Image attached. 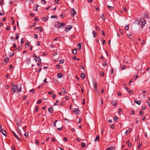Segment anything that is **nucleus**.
<instances>
[{
  "label": "nucleus",
  "mask_w": 150,
  "mask_h": 150,
  "mask_svg": "<svg viewBox=\"0 0 150 150\" xmlns=\"http://www.w3.org/2000/svg\"><path fill=\"white\" fill-rule=\"evenodd\" d=\"M112 104L114 106H116L117 104V102L116 101H112Z\"/></svg>",
  "instance_id": "ddd939ff"
},
{
  "label": "nucleus",
  "mask_w": 150,
  "mask_h": 150,
  "mask_svg": "<svg viewBox=\"0 0 150 150\" xmlns=\"http://www.w3.org/2000/svg\"><path fill=\"white\" fill-rule=\"evenodd\" d=\"M38 66H42V63L40 62L38 63Z\"/></svg>",
  "instance_id": "864d4df0"
},
{
  "label": "nucleus",
  "mask_w": 150,
  "mask_h": 150,
  "mask_svg": "<svg viewBox=\"0 0 150 150\" xmlns=\"http://www.w3.org/2000/svg\"><path fill=\"white\" fill-rule=\"evenodd\" d=\"M38 110V106H36L35 109L34 110V112H37Z\"/></svg>",
  "instance_id": "4be33fe9"
},
{
  "label": "nucleus",
  "mask_w": 150,
  "mask_h": 150,
  "mask_svg": "<svg viewBox=\"0 0 150 150\" xmlns=\"http://www.w3.org/2000/svg\"><path fill=\"white\" fill-rule=\"evenodd\" d=\"M1 132L2 134L4 135L6 137V135L7 134V133L5 130L2 129Z\"/></svg>",
  "instance_id": "0eeeda50"
},
{
  "label": "nucleus",
  "mask_w": 150,
  "mask_h": 150,
  "mask_svg": "<svg viewBox=\"0 0 150 150\" xmlns=\"http://www.w3.org/2000/svg\"><path fill=\"white\" fill-rule=\"evenodd\" d=\"M12 133L14 134L15 137L18 139V140H21L18 137L16 134L15 132L13 131H12Z\"/></svg>",
  "instance_id": "6e6552de"
},
{
  "label": "nucleus",
  "mask_w": 150,
  "mask_h": 150,
  "mask_svg": "<svg viewBox=\"0 0 150 150\" xmlns=\"http://www.w3.org/2000/svg\"><path fill=\"white\" fill-rule=\"evenodd\" d=\"M95 91L97 95H99V94H100L99 93V92L98 90H96Z\"/></svg>",
  "instance_id": "79ce46f5"
},
{
  "label": "nucleus",
  "mask_w": 150,
  "mask_h": 150,
  "mask_svg": "<svg viewBox=\"0 0 150 150\" xmlns=\"http://www.w3.org/2000/svg\"><path fill=\"white\" fill-rule=\"evenodd\" d=\"M56 67L58 69H60L61 68L60 65L59 64H57L56 65Z\"/></svg>",
  "instance_id": "473e14b6"
},
{
  "label": "nucleus",
  "mask_w": 150,
  "mask_h": 150,
  "mask_svg": "<svg viewBox=\"0 0 150 150\" xmlns=\"http://www.w3.org/2000/svg\"><path fill=\"white\" fill-rule=\"evenodd\" d=\"M145 43V41L144 40H143L142 42V45H143Z\"/></svg>",
  "instance_id": "8fccbe9b"
},
{
  "label": "nucleus",
  "mask_w": 150,
  "mask_h": 150,
  "mask_svg": "<svg viewBox=\"0 0 150 150\" xmlns=\"http://www.w3.org/2000/svg\"><path fill=\"white\" fill-rule=\"evenodd\" d=\"M24 136H25V137H26V138H27L28 137V132L27 133H25L24 134Z\"/></svg>",
  "instance_id": "37998d69"
},
{
  "label": "nucleus",
  "mask_w": 150,
  "mask_h": 150,
  "mask_svg": "<svg viewBox=\"0 0 150 150\" xmlns=\"http://www.w3.org/2000/svg\"><path fill=\"white\" fill-rule=\"evenodd\" d=\"M59 63L60 64H62L64 63V60L63 59H61L60 61H59Z\"/></svg>",
  "instance_id": "a19ab883"
},
{
  "label": "nucleus",
  "mask_w": 150,
  "mask_h": 150,
  "mask_svg": "<svg viewBox=\"0 0 150 150\" xmlns=\"http://www.w3.org/2000/svg\"><path fill=\"white\" fill-rule=\"evenodd\" d=\"M65 24L64 23H60L58 21L56 22L55 25V26L58 28H59L60 27H62L63 28L64 27V25H65Z\"/></svg>",
  "instance_id": "f257e3e1"
},
{
  "label": "nucleus",
  "mask_w": 150,
  "mask_h": 150,
  "mask_svg": "<svg viewBox=\"0 0 150 150\" xmlns=\"http://www.w3.org/2000/svg\"><path fill=\"white\" fill-rule=\"evenodd\" d=\"M103 65L104 66H106L107 65L106 62L105 61H104L103 63Z\"/></svg>",
  "instance_id": "58836bf2"
},
{
  "label": "nucleus",
  "mask_w": 150,
  "mask_h": 150,
  "mask_svg": "<svg viewBox=\"0 0 150 150\" xmlns=\"http://www.w3.org/2000/svg\"><path fill=\"white\" fill-rule=\"evenodd\" d=\"M77 50L76 49H74L72 50V52L74 54H76L77 53Z\"/></svg>",
  "instance_id": "dca6fc26"
},
{
  "label": "nucleus",
  "mask_w": 150,
  "mask_h": 150,
  "mask_svg": "<svg viewBox=\"0 0 150 150\" xmlns=\"http://www.w3.org/2000/svg\"><path fill=\"white\" fill-rule=\"evenodd\" d=\"M35 29L37 30H40V31L42 32V28H41L40 27H36L35 28Z\"/></svg>",
  "instance_id": "f3484780"
},
{
  "label": "nucleus",
  "mask_w": 150,
  "mask_h": 150,
  "mask_svg": "<svg viewBox=\"0 0 150 150\" xmlns=\"http://www.w3.org/2000/svg\"><path fill=\"white\" fill-rule=\"evenodd\" d=\"M125 29L126 30H128L129 29V25L125 26Z\"/></svg>",
  "instance_id": "72a5a7b5"
},
{
  "label": "nucleus",
  "mask_w": 150,
  "mask_h": 150,
  "mask_svg": "<svg viewBox=\"0 0 150 150\" xmlns=\"http://www.w3.org/2000/svg\"><path fill=\"white\" fill-rule=\"evenodd\" d=\"M48 18L47 17H44L42 18V19L43 21H45L46 20H48Z\"/></svg>",
  "instance_id": "a878e982"
},
{
  "label": "nucleus",
  "mask_w": 150,
  "mask_h": 150,
  "mask_svg": "<svg viewBox=\"0 0 150 150\" xmlns=\"http://www.w3.org/2000/svg\"><path fill=\"white\" fill-rule=\"evenodd\" d=\"M115 149V148L113 146H111L107 148L106 149L107 150H113V149Z\"/></svg>",
  "instance_id": "4468645a"
},
{
  "label": "nucleus",
  "mask_w": 150,
  "mask_h": 150,
  "mask_svg": "<svg viewBox=\"0 0 150 150\" xmlns=\"http://www.w3.org/2000/svg\"><path fill=\"white\" fill-rule=\"evenodd\" d=\"M17 87L18 88L17 91L18 92H19L21 91V86L19 85L18 86H17Z\"/></svg>",
  "instance_id": "9d476101"
},
{
  "label": "nucleus",
  "mask_w": 150,
  "mask_h": 150,
  "mask_svg": "<svg viewBox=\"0 0 150 150\" xmlns=\"http://www.w3.org/2000/svg\"><path fill=\"white\" fill-rule=\"evenodd\" d=\"M141 23H142L141 27H142V29L143 28L144 26L145 25L146 23V21H145L144 22H142Z\"/></svg>",
  "instance_id": "6ab92c4d"
},
{
  "label": "nucleus",
  "mask_w": 150,
  "mask_h": 150,
  "mask_svg": "<svg viewBox=\"0 0 150 150\" xmlns=\"http://www.w3.org/2000/svg\"><path fill=\"white\" fill-rule=\"evenodd\" d=\"M39 6L38 5H35L34 6V9L35 11H38V8Z\"/></svg>",
  "instance_id": "5701e85b"
},
{
  "label": "nucleus",
  "mask_w": 150,
  "mask_h": 150,
  "mask_svg": "<svg viewBox=\"0 0 150 150\" xmlns=\"http://www.w3.org/2000/svg\"><path fill=\"white\" fill-rule=\"evenodd\" d=\"M142 144V142H139V144L138 146V148L139 149H140L141 146Z\"/></svg>",
  "instance_id": "bb28decb"
},
{
  "label": "nucleus",
  "mask_w": 150,
  "mask_h": 150,
  "mask_svg": "<svg viewBox=\"0 0 150 150\" xmlns=\"http://www.w3.org/2000/svg\"><path fill=\"white\" fill-rule=\"evenodd\" d=\"M30 62H31L30 59H28L27 60V64H29L30 63Z\"/></svg>",
  "instance_id": "c9c22d12"
},
{
  "label": "nucleus",
  "mask_w": 150,
  "mask_h": 150,
  "mask_svg": "<svg viewBox=\"0 0 150 150\" xmlns=\"http://www.w3.org/2000/svg\"><path fill=\"white\" fill-rule=\"evenodd\" d=\"M107 6L108 8L110 10H112L114 8V7L113 6H110L109 5H107Z\"/></svg>",
  "instance_id": "2f4dec72"
},
{
  "label": "nucleus",
  "mask_w": 150,
  "mask_h": 150,
  "mask_svg": "<svg viewBox=\"0 0 150 150\" xmlns=\"http://www.w3.org/2000/svg\"><path fill=\"white\" fill-rule=\"evenodd\" d=\"M135 103L136 104H138L139 105L141 103V101L140 100L136 101L135 102Z\"/></svg>",
  "instance_id": "cd10ccee"
},
{
  "label": "nucleus",
  "mask_w": 150,
  "mask_h": 150,
  "mask_svg": "<svg viewBox=\"0 0 150 150\" xmlns=\"http://www.w3.org/2000/svg\"><path fill=\"white\" fill-rule=\"evenodd\" d=\"M100 75L101 76H102L103 77L104 76V73L103 72V71H102L100 73Z\"/></svg>",
  "instance_id": "052dcab7"
},
{
  "label": "nucleus",
  "mask_w": 150,
  "mask_h": 150,
  "mask_svg": "<svg viewBox=\"0 0 150 150\" xmlns=\"http://www.w3.org/2000/svg\"><path fill=\"white\" fill-rule=\"evenodd\" d=\"M37 58L38 60L39 61H41V59L40 57H37Z\"/></svg>",
  "instance_id": "49530a36"
},
{
  "label": "nucleus",
  "mask_w": 150,
  "mask_h": 150,
  "mask_svg": "<svg viewBox=\"0 0 150 150\" xmlns=\"http://www.w3.org/2000/svg\"><path fill=\"white\" fill-rule=\"evenodd\" d=\"M57 76L58 78H60L62 77V74L61 73H58L57 74Z\"/></svg>",
  "instance_id": "a211bd4d"
},
{
  "label": "nucleus",
  "mask_w": 150,
  "mask_h": 150,
  "mask_svg": "<svg viewBox=\"0 0 150 150\" xmlns=\"http://www.w3.org/2000/svg\"><path fill=\"white\" fill-rule=\"evenodd\" d=\"M129 94H131V95H133L134 94V93L133 91L131 90L130 91V90L128 92Z\"/></svg>",
  "instance_id": "c756f323"
},
{
  "label": "nucleus",
  "mask_w": 150,
  "mask_h": 150,
  "mask_svg": "<svg viewBox=\"0 0 150 150\" xmlns=\"http://www.w3.org/2000/svg\"><path fill=\"white\" fill-rule=\"evenodd\" d=\"M131 113L132 115H134L135 114L134 111L132 110L131 111Z\"/></svg>",
  "instance_id": "69168bd1"
},
{
  "label": "nucleus",
  "mask_w": 150,
  "mask_h": 150,
  "mask_svg": "<svg viewBox=\"0 0 150 150\" xmlns=\"http://www.w3.org/2000/svg\"><path fill=\"white\" fill-rule=\"evenodd\" d=\"M81 77L82 79H84L85 78V75L84 73H82L81 74Z\"/></svg>",
  "instance_id": "f8f14e48"
},
{
  "label": "nucleus",
  "mask_w": 150,
  "mask_h": 150,
  "mask_svg": "<svg viewBox=\"0 0 150 150\" xmlns=\"http://www.w3.org/2000/svg\"><path fill=\"white\" fill-rule=\"evenodd\" d=\"M95 28L96 30H100V28H99L98 26L97 25H96L95 26Z\"/></svg>",
  "instance_id": "e433bc0d"
},
{
  "label": "nucleus",
  "mask_w": 150,
  "mask_h": 150,
  "mask_svg": "<svg viewBox=\"0 0 150 150\" xmlns=\"http://www.w3.org/2000/svg\"><path fill=\"white\" fill-rule=\"evenodd\" d=\"M64 140H65L66 142H68V139L66 137H64L63 138Z\"/></svg>",
  "instance_id": "338daca9"
},
{
  "label": "nucleus",
  "mask_w": 150,
  "mask_h": 150,
  "mask_svg": "<svg viewBox=\"0 0 150 150\" xmlns=\"http://www.w3.org/2000/svg\"><path fill=\"white\" fill-rule=\"evenodd\" d=\"M27 97V96H24L23 98V100H25L26 99Z\"/></svg>",
  "instance_id": "4d7b16f0"
},
{
  "label": "nucleus",
  "mask_w": 150,
  "mask_h": 150,
  "mask_svg": "<svg viewBox=\"0 0 150 150\" xmlns=\"http://www.w3.org/2000/svg\"><path fill=\"white\" fill-rule=\"evenodd\" d=\"M13 47H14L15 48V50H16L17 49L16 48V45H15V44H13Z\"/></svg>",
  "instance_id": "bf43d9fd"
},
{
  "label": "nucleus",
  "mask_w": 150,
  "mask_h": 150,
  "mask_svg": "<svg viewBox=\"0 0 150 150\" xmlns=\"http://www.w3.org/2000/svg\"><path fill=\"white\" fill-rule=\"evenodd\" d=\"M35 142L36 144H37L38 145L39 144V141L38 140L35 141Z\"/></svg>",
  "instance_id": "774afa93"
},
{
  "label": "nucleus",
  "mask_w": 150,
  "mask_h": 150,
  "mask_svg": "<svg viewBox=\"0 0 150 150\" xmlns=\"http://www.w3.org/2000/svg\"><path fill=\"white\" fill-rule=\"evenodd\" d=\"M81 146L82 147H84L86 146V144L84 143H82L81 144Z\"/></svg>",
  "instance_id": "7c9ffc66"
},
{
  "label": "nucleus",
  "mask_w": 150,
  "mask_h": 150,
  "mask_svg": "<svg viewBox=\"0 0 150 150\" xmlns=\"http://www.w3.org/2000/svg\"><path fill=\"white\" fill-rule=\"evenodd\" d=\"M140 21L141 23L144 22L146 21V20H145L143 18H141L140 19Z\"/></svg>",
  "instance_id": "393cba45"
},
{
  "label": "nucleus",
  "mask_w": 150,
  "mask_h": 150,
  "mask_svg": "<svg viewBox=\"0 0 150 150\" xmlns=\"http://www.w3.org/2000/svg\"><path fill=\"white\" fill-rule=\"evenodd\" d=\"M17 88V86L16 85L14 86L11 90V91L13 92L14 93H15Z\"/></svg>",
  "instance_id": "20e7f679"
},
{
  "label": "nucleus",
  "mask_w": 150,
  "mask_h": 150,
  "mask_svg": "<svg viewBox=\"0 0 150 150\" xmlns=\"http://www.w3.org/2000/svg\"><path fill=\"white\" fill-rule=\"evenodd\" d=\"M59 1V0H55L54 1V3L55 4H57L58 3Z\"/></svg>",
  "instance_id": "680f3d73"
},
{
  "label": "nucleus",
  "mask_w": 150,
  "mask_h": 150,
  "mask_svg": "<svg viewBox=\"0 0 150 150\" xmlns=\"http://www.w3.org/2000/svg\"><path fill=\"white\" fill-rule=\"evenodd\" d=\"M18 133L21 136L22 135V133L20 131V130H19L18 131Z\"/></svg>",
  "instance_id": "13d9d810"
},
{
  "label": "nucleus",
  "mask_w": 150,
  "mask_h": 150,
  "mask_svg": "<svg viewBox=\"0 0 150 150\" xmlns=\"http://www.w3.org/2000/svg\"><path fill=\"white\" fill-rule=\"evenodd\" d=\"M2 13H0V16H3L4 15V13L3 10H2Z\"/></svg>",
  "instance_id": "4c0bfd02"
},
{
  "label": "nucleus",
  "mask_w": 150,
  "mask_h": 150,
  "mask_svg": "<svg viewBox=\"0 0 150 150\" xmlns=\"http://www.w3.org/2000/svg\"><path fill=\"white\" fill-rule=\"evenodd\" d=\"M81 45L80 43H79L77 45V46L78 47H79V49L81 48Z\"/></svg>",
  "instance_id": "6e6d98bb"
},
{
  "label": "nucleus",
  "mask_w": 150,
  "mask_h": 150,
  "mask_svg": "<svg viewBox=\"0 0 150 150\" xmlns=\"http://www.w3.org/2000/svg\"><path fill=\"white\" fill-rule=\"evenodd\" d=\"M60 38L59 37H57L54 38V40H59Z\"/></svg>",
  "instance_id": "603ef678"
},
{
  "label": "nucleus",
  "mask_w": 150,
  "mask_h": 150,
  "mask_svg": "<svg viewBox=\"0 0 150 150\" xmlns=\"http://www.w3.org/2000/svg\"><path fill=\"white\" fill-rule=\"evenodd\" d=\"M72 28V26L71 25H68V27H66L65 28V30L66 32H68Z\"/></svg>",
  "instance_id": "7ed1b4c3"
},
{
  "label": "nucleus",
  "mask_w": 150,
  "mask_h": 150,
  "mask_svg": "<svg viewBox=\"0 0 150 150\" xmlns=\"http://www.w3.org/2000/svg\"><path fill=\"white\" fill-rule=\"evenodd\" d=\"M99 139H100L99 136L98 135H97V136L95 139L94 141L96 142V141H98H98H99Z\"/></svg>",
  "instance_id": "9b49d317"
},
{
  "label": "nucleus",
  "mask_w": 150,
  "mask_h": 150,
  "mask_svg": "<svg viewBox=\"0 0 150 150\" xmlns=\"http://www.w3.org/2000/svg\"><path fill=\"white\" fill-rule=\"evenodd\" d=\"M123 9H124V11H125V12H127V11L126 9V6H123Z\"/></svg>",
  "instance_id": "ea45409f"
},
{
  "label": "nucleus",
  "mask_w": 150,
  "mask_h": 150,
  "mask_svg": "<svg viewBox=\"0 0 150 150\" xmlns=\"http://www.w3.org/2000/svg\"><path fill=\"white\" fill-rule=\"evenodd\" d=\"M92 33L93 34V37L95 38L96 37L97 35L96 33L94 31H93Z\"/></svg>",
  "instance_id": "aec40b11"
},
{
  "label": "nucleus",
  "mask_w": 150,
  "mask_h": 150,
  "mask_svg": "<svg viewBox=\"0 0 150 150\" xmlns=\"http://www.w3.org/2000/svg\"><path fill=\"white\" fill-rule=\"evenodd\" d=\"M120 67L122 69H125L126 68V67L125 65H121L120 66Z\"/></svg>",
  "instance_id": "b1692460"
},
{
  "label": "nucleus",
  "mask_w": 150,
  "mask_h": 150,
  "mask_svg": "<svg viewBox=\"0 0 150 150\" xmlns=\"http://www.w3.org/2000/svg\"><path fill=\"white\" fill-rule=\"evenodd\" d=\"M71 11V15L74 16L76 14V11L73 8H71L70 9Z\"/></svg>",
  "instance_id": "f03ea898"
},
{
  "label": "nucleus",
  "mask_w": 150,
  "mask_h": 150,
  "mask_svg": "<svg viewBox=\"0 0 150 150\" xmlns=\"http://www.w3.org/2000/svg\"><path fill=\"white\" fill-rule=\"evenodd\" d=\"M134 24H136L137 25H139L140 24V21L138 20H136L134 22Z\"/></svg>",
  "instance_id": "1a4fd4ad"
},
{
  "label": "nucleus",
  "mask_w": 150,
  "mask_h": 150,
  "mask_svg": "<svg viewBox=\"0 0 150 150\" xmlns=\"http://www.w3.org/2000/svg\"><path fill=\"white\" fill-rule=\"evenodd\" d=\"M34 20L35 21H38L39 20V19L37 17H35L34 18Z\"/></svg>",
  "instance_id": "0e129e2a"
},
{
  "label": "nucleus",
  "mask_w": 150,
  "mask_h": 150,
  "mask_svg": "<svg viewBox=\"0 0 150 150\" xmlns=\"http://www.w3.org/2000/svg\"><path fill=\"white\" fill-rule=\"evenodd\" d=\"M42 102V100H39L37 102V104H40Z\"/></svg>",
  "instance_id": "a18cd8bd"
},
{
  "label": "nucleus",
  "mask_w": 150,
  "mask_h": 150,
  "mask_svg": "<svg viewBox=\"0 0 150 150\" xmlns=\"http://www.w3.org/2000/svg\"><path fill=\"white\" fill-rule=\"evenodd\" d=\"M59 104V103L58 102V100H57L56 101V102L55 104V105H58Z\"/></svg>",
  "instance_id": "5fc2aeb1"
},
{
  "label": "nucleus",
  "mask_w": 150,
  "mask_h": 150,
  "mask_svg": "<svg viewBox=\"0 0 150 150\" xmlns=\"http://www.w3.org/2000/svg\"><path fill=\"white\" fill-rule=\"evenodd\" d=\"M114 121L116 122L118 120V118L117 117L115 116V117L114 118Z\"/></svg>",
  "instance_id": "c03bdc74"
},
{
  "label": "nucleus",
  "mask_w": 150,
  "mask_h": 150,
  "mask_svg": "<svg viewBox=\"0 0 150 150\" xmlns=\"http://www.w3.org/2000/svg\"><path fill=\"white\" fill-rule=\"evenodd\" d=\"M63 90H64L62 92L63 94H64L66 93V91L65 90V89L64 88H63Z\"/></svg>",
  "instance_id": "de8ad7c7"
},
{
  "label": "nucleus",
  "mask_w": 150,
  "mask_h": 150,
  "mask_svg": "<svg viewBox=\"0 0 150 150\" xmlns=\"http://www.w3.org/2000/svg\"><path fill=\"white\" fill-rule=\"evenodd\" d=\"M24 42H25V41L23 40V38L22 39L21 42V43L22 44L23 43H24Z\"/></svg>",
  "instance_id": "e2e57ef3"
},
{
  "label": "nucleus",
  "mask_w": 150,
  "mask_h": 150,
  "mask_svg": "<svg viewBox=\"0 0 150 150\" xmlns=\"http://www.w3.org/2000/svg\"><path fill=\"white\" fill-rule=\"evenodd\" d=\"M41 69H42V68L41 67L39 68L38 69V71H37V72L38 73H39L40 71H41Z\"/></svg>",
  "instance_id": "3c124183"
},
{
  "label": "nucleus",
  "mask_w": 150,
  "mask_h": 150,
  "mask_svg": "<svg viewBox=\"0 0 150 150\" xmlns=\"http://www.w3.org/2000/svg\"><path fill=\"white\" fill-rule=\"evenodd\" d=\"M41 2L43 4H45L46 3V2L45 0H42Z\"/></svg>",
  "instance_id": "09e8293b"
},
{
  "label": "nucleus",
  "mask_w": 150,
  "mask_h": 150,
  "mask_svg": "<svg viewBox=\"0 0 150 150\" xmlns=\"http://www.w3.org/2000/svg\"><path fill=\"white\" fill-rule=\"evenodd\" d=\"M10 27L9 26H7L6 28V30L7 31H8L10 30Z\"/></svg>",
  "instance_id": "f704fd0d"
},
{
  "label": "nucleus",
  "mask_w": 150,
  "mask_h": 150,
  "mask_svg": "<svg viewBox=\"0 0 150 150\" xmlns=\"http://www.w3.org/2000/svg\"><path fill=\"white\" fill-rule=\"evenodd\" d=\"M14 54V52H13V53H10L9 54V56L10 57H11L13 56Z\"/></svg>",
  "instance_id": "c85d7f7f"
},
{
  "label": "nucleus",
  "mask_w": 150,
  "mask_h": 150,
  "mask_svg": "<svg viewBox=\"0 0 150 150\" xmlns=\"http://www.w3.org/2000/svg\"><path fill=\"white\" fill-rule=\"evenodd\" d=\"M9 60V58L8 57H6L5 59H4V62H5V64H6L7 63V62Z\"/></svg>",
  "instance_id": "2eb2a0df"
},
{
  "label": "nucleus",
  "mask_w": 150,
  "mask_h": 150,
  "mask_svg": "<svg viewBox=\"0 0 150 150\" xmlns=\"http://www.w3.org/2000/svg\"><path fill=\"white\" fill-rule=\"evenodd\" d=\"M94 88L95 89V90H97V82H94Z\"/></svg>",
  "instance_id": "412c9836"
},
{
  "label": "nucleus",
  "mask_w": 150,
  "mask_h": 150,
  "mask_svg": "<svg viewBox=\"0 0 150 150\" xmlns=\"http://www.w3.org/2000/svg\"><path fill=\"white\" fill-rule=\"evenodd\" d=\"M48 110L51 113H52L53 112V107H50L49 108Z\"/></svg>",
  "instance_id": "423d86ee"
},
{
  "label": "nucleus",
  "mask_w": 150,
  "mask_h": 150,
  "mask_svg": "<svg viewBox=\"0 0 150 150\" xmlns=\"http://www.w3.org/2000/svg\"><path fill=\"white\" fill-rule=\"evenodd\" d=\"M74 112L76 114H78L79 113L80 111L79 109L78 108H76L74 109Z\"/></svg>",
  "instance_id": "39448f33"
}]
</instances>
